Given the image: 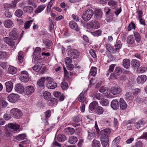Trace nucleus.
<instances>
[{"mask_svg":"<svg viewBox=\"0 0 147 147\" xmlns=\"http://www.w3.org/2000/svg\"><path fill=\"white\" fill-rule=\"evenodd\" d=\"M11 115L14 118L16 119L20 118L22 115V112L19 109L14 108L10 111Z\"/></svg>","mask_w":147,"mask_h":147,"instance_id":"f257e3e1","label":"nucleus"},{"mask_svg":"<svg viewBox=\"0 0 147 147\" xmlns=\"http://www.w3.org/2000/svg\"><path fill=\"white\" fill-rule=\"evenodd\" d=\"M93 14V11L91 9H88L83 13L82 18L85 21H87L90 19Z\"/></svg>","mask_w":147,"mask_h":147,"instance_id":"f03ea898","label":"nucleus"},{"mask_svg":"<svg viewBox=\"0 0 147 147\" xmlns=\"http://www.w3.org/2000/svg\"><path fill=\"white\" fill-rule=\"evenodd\" d=\"M46 80L47 82V87L50 89H53L56 88L57 86L56 83L53 81L52 78L50 77H47L46 78Z\"/></svg>","mask_w":147,"mask_h":147,"instance_id":"7ed1b4c3","label":"nucleus"},{"mask_svg":"<svg viewBox=\"0 0 147 147\" xmlns=\"http://www.w3.org/2000/svg\"><path fill=\"white\" fill-rule=\"evenodd\" d=\"M87 28L89 29H97L99 28L100 24L97 21H92L88 23L87 24Z\"/></svg>","mask_w":147,"mask_h":147,"instance_id":"20e7f679","label":"nucleus"},{"mask_svg":"<svg viewBox=\"0 0 147 147\" xmlns=\"http://www.w3.org/2000/svg\"><path fill=\"white\" fill-rule=\"evenodd\" d=\"M29 75L28 72L25 71L21 72L20 77V80L23 82H28L29 80Z\"/></svg>","mask_w":147,"mask_h":147,"instance_id":"39448f33","label":"nucleus"},{"mask_svg":"<svg viewBox=\"0 0 147 147\" xmlns=\"http://www.w3.org/2000/svg\"><path fill=\"white\" fill-rule=\"evenodd\" d=\"M35 91L34 88L31 86H29L26 87L24 91V94L25 96H28L32 94Z\"/></svg>","mask_w":147,"mask_h":147,"instance_id":"423d86ee","label":"nucleus"},{"mask_svg":"<svg viewBox=\"0 0 147 147\" xmlns=\"http://www.w3.org/2000/svg\"><path fill=\"white\" fill-rule=\"evenodd\" d=\"M8 100L10 102L15 103L19 98V96L16 94L12 93L10 94L7 97Z\"/></svg>","mask_w":147,"mask_h":147,"instance_id":"0eeeda50","label":"nucleus"},{"mask_svg":"<svg viewBox=\"0 0 147 147\" xmlns=\"http://www.w3.org/2000/svg\"><path fill=\"white\" fill-rule=\"evenodd\" d=\"M8 127L10 129H13L14 133L19 132L20 125L16 123H9L7 125Z\"/></svg>","mask_w":147,"mask_h":147,"instance_id":"6e6552de","label":"nucleus"},{"mask_svg":"<svg viewBox=\"0 0 147 147\" xmlns=\"http://www.w3.org/2000/svg\"><path fill=\"white\" fill-rule=\"evenodd\" d=\"M111 92L113 95H116L121 92V88L119 86H114L111 88Z\"/></svg>","mask_w":147,"mask_h":147,"instance_id":"1a4fd4ad","label":"nucleus"},{"mask_svg":"<svg viewBox=\"0 0 147 147\" xmlns=\"http://www.w3.org/2000/svg\"><path fill=\"white\" fill-rule=\"evenodd\" d=\"M68 54L74 59H76L79 57L80 53L76 50L72 49L68 52Z\"/></svg>","mask_w":147,"mask_h":147,"instance_id":"9d476101","label":"nucleus"},{"mask_svg":"<svg viewBox=\"0 0 147 147\" xmlns=\"http://www.w3.org/2000/svg\"><path fill=\"white\" fill-rule=\"evenodd\" d=\"M3 40L5 42L9 45L13 47L15 45V42L13 40L12 38L8 37H5L3 38Z\"/></svg>","mask_w":147,"mask_h":147,"instance_id":"9b49d317","label":"nucleus"},{"mask_svg":"<svg viewBox=\"0 0 147 147\" xmlns=\"http://www.w3.org/2000/svg\"><path fill=\"white\" fill-rule=\"evenodd\" d=\"M9 36L12 40H16L18 37L17 31L16 29L14 28L10 32Z\"/></svg>","mask_w":147,"mask_h":147,"instance_id":"f8f14e48","label":"nucleus"},{"mask_svg":"<svg viewBox=\"0 0 147 147\" xmlns=\"http://www.w3.org/2000/svg\"><path fill=\"white\" fill-rule=\"evenodd\" d=\"M111 132V130L109 128H106L102 130L101 132V137L109 138V136Z\"/></svg>","mask_w":147,"mask_h":147,"instance_id":"ddd939ff","label":"nucleus"},{"mask_svg":"<svg viewBox=\"0 0 147 147\" xmlns=\"http://www.w3.org/2000/svg\"><path fill=\"white\" fill-rule=\"evenodd\" d=\"M15 89L16 91L20 93L24 92V90L23 86L20 84H17L16 85Z\"/></svg>","mask_w":147,"mask_h":147,"instance_id":"4468645a","label":"nucleus"},{"mask_svg":"<svg viewBox=\"0 0 147 147\" xmlns=\"http://www.w3.org/2000/svg\"><path fill=\"white\" fill-rule=\"evenodd\" d=\"M147 79V77L146 75H142L138 77L137 80L139 84H142L146 81Z\"/></svg>","mask_w":147,"mask_h":147,"instance_id":"2eb2a0df","label":"nucleus"},{"mask_svg":"<svg viewBox=\"0 0 147 147\" xmlns=\"http://www.w3.org/2000/svg\"><path fill=\"white\" fill-rule=\"evenodd\" d=\"M6 91L8 92H10L12 90L13 88V83L11 81H8L5 82Z\"/></svg>","mask_w":147,"mask_h":147,"instance_id":"dca6fc26","label":"nucleus"},{"mask_svg":"<svg viewBox=\"0 0 147 147\" xmlns=\"http://www.w3.org/2000/svg\"><path fill=\"white\" fill-rule=\"evenodd\" d=\"M120 107L121 109L125 110L127 107V104L125 100L122 98L119 100Z\"/></svg>","mask_w":147,"mask_h":147,"instance_id":"f3484780","label":"nucleus"},{"mask_svg":"<svg viewBox=\"0 0 147 147\" xmlns=\"http://www.w3.org/2000/svg\"><path fill=\"white\" fill-rule=\"evenodd\" d=\"M111 107L114 110H116L119 107V102L116 100H113L111 102Z\"/></svg>","mask_w":147,"mask_h":147,"instance_id":"a211bd4d","label":"nucleus"},{"mask_svg":"<svg viewBox=\"0 0 147 147\" xmlns=\"http://www.w3.org/2000/svg\"><path fill=\"white\" fill-rule=\"evenodd\" d=\"M135 38L133 35H131L128 36L127 38V42L129 44L132 45L135 43Z\"/></svg>","mask_w":147,"mask_h":147,"instance_id":"6ab92c4d","label":"nucleus"},{"mask_svg":"<svg viewBox=\"0 0 147 147\" xmlns=\"http://www.w3.org/2000/svg\"><path fill=\"white\" fill-rule=\"evenodd\" d=\"M101 142L102 145L105 147L107 146L109 141V138L108 137H100Z\"/></svg>","mask_w":147,"mask_h":147,"instance_id":"aec40b11","label":"nucleus"},{"mask_svg":"<svg viewBox=\"0 0 147 147\" xmlns=\"http://www.w3.org/2000/svg\"><path fill=\"white\" fill-rule=\"evenodd\" d=\"M98 103L96 101H94L91 102L89 105V109L90 111H92L95 109H96L98 107Z\"/></svg>","mask_w":147,"mask_h":147,"instance_id":"412c9836","label":"nucleus"},{"mask_svg":"<svg viewBox=\"0 0 147 147\" xmlns=\"http://www.w3.org/2000/svg\"><path fill=\"white\" fill-rule=\"evenodd\" d=\"M86 90H83L78 96V100L80 102H83L86 100V98L84 95V94L86 92Z\"/></svg>","mask_w":147,"mask_h":147,"instance_id":"4be33fe9","label":"nucleus"},{"mask_svg":"<svg viewBox=\"0 0 147 147\" xmlns=\"http://www.w3.org/2000/svg\"><path fill=\"white\" fill-rule=\"evenodd\" d=\"M13 24L12 22L10 20H4L3 24L5 27L7 28H10Z\"/></svg>","mask_w":147,"mask_h":147,"instance_id":"5701e85b","label":"nucleus"},{"mask_svg":"<svg viewBox=\"0 0 147 147\" xmlns=\"http://www.w3.org/2000/svg\"><path fill=\"white\" fill-rule=\"evenodd\" d=\"M94 14L96 17L98 19L100 18L102 16V12L100 9H96L95 10Z\"/></svg>","mask_w":147,"mask_h":147,"instance_id":"b1692460","label":"nucleus"},{"mask_svg":"<svg viewBox=\"0 0 147 147\" xmlns=\"http://www.w3.org/2000/svg\"><path fill=\"white\" fill-rule=\"evenodd\" d=\"M69 26L71 28L74 30L76 31H78L79 30L77 24L73 21L70 22Z\"/></svg>","mask_w":147,"mask_h":147,"instance_id":"393cba45","label":"nucleus"},{"mask_svg":"<svg viewBox=\"0 0 147 147\" xmlns=\"http://www.w3.org/2000/svg\"><path fill=\"white\" fill-rule=\"evenodd\" d=\"M45 7V5H42L38 6L36 9L34 11L35 13L36 14H38L41 12Z\"/></svg>","mask_w":147,"mask_h":147,"instance_id":"a878e982","label":"nucleus"},{"mask_svg":"<svg viewBox=\"0 0 147 147\" xmlns=\"http://www.w3.org/2000/svg\"><path fill=\"white\" fill-rule=\"evenodd\" d=\"M47 103L49 106H54L57 104L56 100L55 98H52L48 101Z\"/></svg>","mask_w":147,"mask_h":147,"instance_id":"bb28decb","label":"nucleus"},{"mask_svg":"<svg viewBox=\"0 0 147 147\" xmlns=\"http://www.w3.org/2000/svg\"><path fill=\"white\" fill-rule=\"evenodd\" d=\"M123 67L126 68H128L130 65L129 60L128 59H125L123 61Z\"/></svg>","mask_w":147,"mask_h":147,"instance_id":"cd10ccee","label":"nucleus"},{"mask_svg":"<svg viewBox=\"0 0 147 147\" xmlns=\"http://www.w3.org/2000/svg\"><path fill=\"white\" fill-rule=\"evenodd\" d=\"M125 97L126 100H131L134 98V97L131 93L128 92L125 94Z\"/></svg>","mask_w":147,"mask_h":147,"instance_id":"c85d7f7f","label":"nucleus"},{"mask_svg":"<svg viewBox=\"0 0 147 147\" xmlns=\"http://www.w3.org/2000/svg\"><path fill=\"white\" fill-rule=\"evenodd\" d=\"M17 71L16 68L13 66H10L8 69V71L9 73L11 74H16Z\"/></svg>","mask_w":147,"mask_h":147,"instance_id":"c756f323","label":"nucleus"},{"mask_svg":"<svg viewBox=\"0 0 147 147\" xmlns=\"http://www.w3.org/2000/svg\"><path fill=\"white\" fill-rule=\"evenodd\" d=\"M33 10V8L30 6H26L23 8L24 11L27 13H30L32 12Z\"/></svg>","mask_w":147,"mask_h":147,"instance_id":"7c9ffc66","label":"nucleus"},{"mask_svg":"<svg viewBox=\"0 0 147 147\" xmlns=\"http://www.w3.org/2000/svg\"><path fill=\"white\" fill-rule=\"evenodd\" d=\"M68 141L70 144H75L78 141V138L76 136H71L70 137Z\"/></svg>","mask_w":147,"mask_h":147,"instance_id":"2f4dec72","label":"nucleus"},{"mask_svg":"<svg viewBox=\"0 0 147 147\" xmlns=\"http://www.w3.org/2000/svg\"><path fill=\"white\" fill-rule=\"evenodd\" d=\"M46 79L45 77L41 78L38 81L37 84L38 86L40 87H43L44 85V83Z\"/></svg>","mask_w":147,"mask_h":147,"instance_id":"473e14b6","label":"nucleus"},{"mask_svg":"<svg viewBox=\"0 0 147 147\" xmlns=\"http://www.w3.org/2000/svg\"><path fill=\"white\" fill-rule=\"evenodd\" d=\"M108 4L113 9H115L117 7V2L113 0H110Z\"/></svg>","mask_w":147,"mask_h":147,"instance_id":"72a5a7b5","label":"nucleus"},{"mask_svg":"<svg viewBox=\"0 0 147 147\" xmlns=\"http://www.w3.org/2000/svg\"><path fill=\"white\" fill-rule=\"evenodd\" d=\"M145 122L142 120H141L135 123L134 125L136 128L139 129L142 127L144 124Z\"/></svg>","mask_w":147,"mask_h":147,"instance_id":"f704fd0d","label":"nucleus"},{"mask_svg":"<svg viewBox=\"0 0 147 147\" xmlns=\"http://www.w3.org/2000/svg\"><path fill=\"white\" fill-rule=\"evenodd\" d=\"M131 65L134 67H139L140 65L139 61L136 59H133L131 62Z\"/></svg>","mask_w":147,"mask_h":147,"instance_id":"c9c22d12","label":"nucleus"},{"mask_svg":"<svg viewBox=\"0 0 147 147\" xmlns=\"http://www.w3.org/2000/svg\"><path fill=\"white\" fill-rule=\"evenodd\" d=\"M66 139L65 136L64 135L61 134L58 135L57 137V140L60 142H63Z\"/></svg>","mask_w":147,"mask_h":147,"instance_id":"e433bc0d","label":"nucleus"},{"mask_svg":"<svg viewBox=\"0 0 147 147\" xmlns=\"http://www.w3.org/2000/svg\"><path fill=\"white\" fill-rule=\"evenodd\" d=\"M43 96L44 98L46 100H48L51 97V94L47 91H45L43 93Z\"/></svg>","mask_w":147,"mask_h":147,"instance_id":"4c0bfd02","label":"nucleus"},{"mask_svg":"<svg viewBox=\"0 0 147 147\" xmlns=\"http://www.w3.org/2000/svg\"><path fill=\"white\" fill-rule=\"evenodd\" d=\"M100 142L94 140L92 142V147H100Z\"/></svg>","mask_w":147,"mask_h":147,"instance_id":"58836bf2","label":"nucleus"},{"mask_svg":"<svg viewBox=\"0 0 147 147\" xmlns=\"http://www.w3.org/2000/svg\"><path fill=\"white\" fill-rule=\"evenodd\" d=\"M135 40L138 43H139L140 41V37L139 34L137 32H135L134 33Z\"/></svg>","mask_w":147,"mask_h":147,"instance_id":"ea45409f","label":"nucleus"},{"mask_svg":"<svg viewBox=\"0 0 147 147\" xmlns=\"http://www.w3.org/2000/svg\"><path fill=\"white\" fill-rule=\"evenodd\" d=\"M100 104L102 106H107L109 105V102L107 99L103 98L101 100Z\"/></svg>","mask_w":147,"mask_h":147,"instance_id":"a19ab883","label":"nucleus"},{"mask_svg":"<svg viewBox=\"0 0 147 147\" xmlns=\"http://www.w3.org/2000/svg\"><path fill=\"white\" fill-rule=\"evenodd\" d=\"M23 55V52L22 51H20L18 53V60L19 62L20 63L23 62V58L22 56Z\"/></svg>","mask_w":147,"mask_h":147,"instance_id":"79ce46f5","label":"nucleus"},{"mask_svg":"<svg viewBox=\"0 0 147 147\" xmlns=\"http://www.w3.org/2000/svg\"><path fill=\"white\" fill-rule=\"evenodd\" d=\"M97 69L95 67H92L90 69V73L91 75L93 76H95L96 74Z\"/></svg>","mask_w":147,"mask_h":147,"instance_id":"37998d69","label":"nucleus"},{"mask_svg":"<svg viewBox=\"0 0 147 147\" xmlns=\"http://www.w3.org/2000/svg\"><path fill=\"white\" fill-rule=\"evenodd\" d=\"M26 136L25 134H20L16 137V139L19 141H21L25 139Z\"/></svg>","mask_w":147,"mask_h":147,"instance_id":"c03bdc74","label":"nucleus"},{"mask_svg":"<svg viewBox=\"0 0 147 147\" xmlns=\"http://www.w3.org/2000/svg\"><path fill=\"white\" fill-rule=\"evenodd\" d=\"M111 90H109L108 88L106 89L104 92L103 93V94L104 95L108 98H111L112 97V96L111 95Z\"/></svg>","mask_w":147,"mask_h":147,"instance_id":"a18cd8bd","label":"nucleus"},{"mask_svg":"<svg viewBox=\"0 0 147 147\" xmlns=\"http://www.w3.org/2000/svg\"><path fill=\"white\" fill-rule=\"evenodd\" d=\"M115 46L116 50H117L120 49L121 48L122 46L121 41L119 40H118L115 44Z\"/></svg>","mask_w":147,"mask_h":147,"instance_id":"49530a36","label":"nucleus"},{"mask_svg":"<svg viewBox=\"0 0 147 147\" xmlns=\"http://www.w3.org/2000/svg\"><path fill=\"white\" fill-rule=\"evenodd\" d=\"M96 113L98 115H101L103 114L104 112L103 108L100 106H98L96 109Z\"/></svg>","mask_w":147,"mask_h":147,"instance_id":"de8ad7c7","label":"nucleus"},{"mask_svg":"<svg viewBox=\"0 0 147 147\" xmlns=\"http://www.w3.org/2000/svg\"><path fill=\"white\" fill-rule=\"evenodd\" d=\"M106 48L107 50L109 52L111 53H114V50L113 48L109 44L107 43L106 44Z\"/></svg>","mask_w":147,"mask_h":147,"instance_id":"09e8293b","label":"nucleus"},{"mask_svg":"<svg viewBox=\"0 0 147 147\" xmlns=\"http://www.w3.org/2000/svg\"><path fill=\"white\" fill-rule=\"evenodd\" d=\"M95 136V134L94 132H88V138L89 140H91L94 138Z\"/></svg>","mask_w":147,"mask_h":147,"instance_id":"8fccbe9b","label":"nucleus"},{"mask_svg":"<svg viewBox=\"0 0 147 147\" xmlns=\"http://www.w3.org/2000/svg\"><path fill=\"white\" fill-rule=\"evenodd\" d=\"M102 32L100 30H98L95 31L91 32L92 34L94 36L98 37L101 35Z\"/></svg>","mask_w":147,"mask_h":147,"instance_id":"3c124183","label":"nucleus"},{"mask_svg":"<svg viewBox=\"0 0 147 147\" xmlns=\"http://www.w3.org/2000/svg\"><path fill=\"white\" fill-rule=\"evenodd\" d=\"M7 105V102L5 100H0V107L3 108L6 107Z\"/></svg>","mask_w":147,"mask_h":147,"instance_id":"603ef678","label":"nucleus"},{"mask_svg":"<svg viewBox=\"0 0 147 147\" xmlns=\"http://www.w3.org/2000/svg\"><path fill=\"white\" fill-rule=\"evenodd\" d=\"M23 14V11L21 9H18L16 11L15 15L18 17H21Z\"/></svg>","mask_w":147,"mask_h":147,"instance_id":"864d4df0","label":"nucleus"},{"mask_svg":"<svg viewBox=\"0 0 147 147\" xmlns=\"http://www.w3.org/2000/svg\"><path fill=\"white\" fill-rule=\"evenodd\" d=\"M40 63H37L33 67V69L35 71H38L41 69V67L39 65Z\"/></svg>","mask_w":147,"mask_h":147,"instance_id":"5fc2aeb1","label":"nucleus"},{"mask_svg":"<svg viewBox=\"0 0 147 147\" xmlns=\"http://www.w3.org/2000/svg\"><path fill=\"white\" fill-rule=\"evenodd\" d=\"M7 55V53L4 51H0V59H3L5 58Z\"/></svg>","mask_w":147,"mask_h":147,"instance_id":"6e6d98bb","label":"nucleus"},{"mask_svg":"<svg viewBox=\"0 0 147 147\" xmlns=\"http://www.w3.org/2000/svg\"><path fill=\"white\" fill-rule=\"evenodd\" d=\"M61 87L63 90H66L68 87V84L66 82H63L61 84Z\"/></svg>","mask_w":147,"mask_h":147,"instance_id":"4d7b16f0","label":"nucleus"},{"mask_svg":"<svg viewBox=\"0 0 147 147\" xmlns=\"http://www.w3.org/2000/svg\"><path fill=\"white\" fill-rule=\"evenodd\" d=\"M135 25L134 23L131 22L129 24L127 27V30L128 31H131L133 28L135 29Z\"/></svg>","mask_w":147,"mask_h":147,"instance_id":"13d9d810","label":"nucleus"},{"mask_svg":"<svg viewBox=\"0 0 147 147\" xmlns=\"http://www.w3.org/2000/svg\"><path fill=\"white\" fill-rule=\"evenodd\" d=\"M32 20H29L27 21L25 24L24 28L25 29L28 28L32 24Z\"/></svg>","mask_w":147,"mask_h":147,"instance_id":"bf43d9fd","label":"nucleus"},{"mask_svg":"<svg viewBox=\"0 0 147 147\" xmlns=\"http://www.w3.org/2000/svg\"><path fill=\"white\" fill-rule=\"evenodd\" d=\"M102 98V94L100 93H96L93 97L94 99H95V98H96V99L99 100L101 99Z\"/></svg>","mask_w":147,"mask_h":147,"instance_id":"052dcab7","label":"nucleus"},{"mask_svg":"<svg viewBox=\"0 0 147 147\" xmlns=\"http://www.w3.org/2000/svg\"><path fill=\"white\" fill-rule=\"evenodd\" d=\"M66 65L71 64L72 62V59L69 57H67L65 59V60Z\"/></svg>","mask_w":147,"mask_h":147,"instance_id":"680f3d73","label":"nucleus"},{"mask_svg":"<svg viewBox=\"0 0 147 147\" xmlns=\"http://www.w3.org/2000/svg\"><path fill=\"white\" fill-rule=\"evenodd\" d=\"M147 70V68L145 67H140L138 69V71L141 73H144Z\"/></svg>","mask_w":147,"mask_h":147,"instance_id":"e2e57ef3","label":"nucleus"},{"mask_svg":"<svg viewBox=\"0 0 147 147\" xmlns=\"http://www.w3.org/2000/svg\"><path fill=\"white\" fill-rule=\"evenodd\" d=\"M132 92L134 95H137L141 92V90L139 88H136L132 90Z\"/></svg>","mask_w":147,"mask_h":147,"instance_id":"0e129e2a","label":"nucleus"},{"mask_svg":"<svg viewBox=\"0 0 147 147\" xmlns=\"http://www.w3.org/2000/svg\"><path fill=\"white\" fill-rule=\"evenodd\" d=\"M45 119H47L50 117L51 115V111L50 110H48L45 113Z\"/></svg>","mask_w":147,"mask_h":147,"instance_id":"69168bd1","label":"nucleus"},{"mask_svg":"<svg viewBox=\"0 0 147 147\" xmlns=\"http://www.w3.org/2000/svg\"><path fill=\"white\" fill-rule=\"evenodd\" d=\"M40 49L39 47H36L34 50V55H38L40 54Z\"/></svg>","mask_w":147,"mask_h":147,"instance_id":"338daca9","label":"nucleus"},{"mask_svg":"<svg viewBox=\"0 0 147 147\" xmlns=\"http://www.w3.org/2000/svg\"><path fill=\"white\" fill-rule=\"evenodd\" d=\"M4 14L5 16L7 18H11L12 17V14L9 11L5 12Z\"/></svg>","mask_w":147,"mask_h":147,"instance_id":"774afa93","label":"nucleus"}]
</instances>
